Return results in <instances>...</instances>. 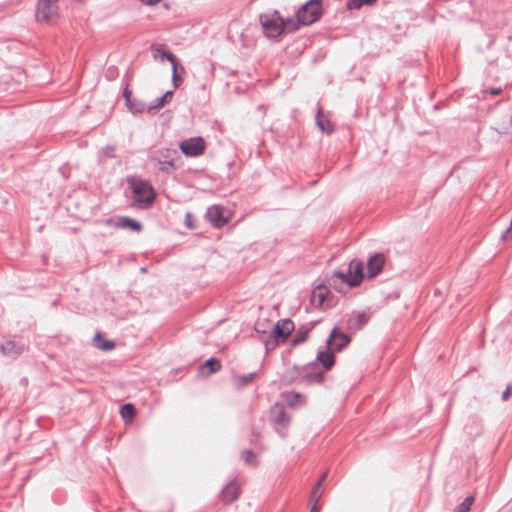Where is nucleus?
<instances>
[{
	"label": "nucleus",
	"instance_id": "nucleus-3",
	"mask_svg": "<svg viewBox=\"0 0 512 512\" xmlns=\"http://www.w3.org/2000/svg\"><path fill=\"white\" fill-rule=\"evenodd\" d=\"M294 329V324L291 320L284 319L277 322L273 326L269 337L264 339L266 348L275 346L280 342H284Z\"/></svg>",
	"mask_w": 512,
	"mask_h": 512
},
{
	"label": "nucleus",
	"instance_id": "nucleus-33",
	"mask_svg": "<svg viewBox=\"0 0 512 512\" xmlns=\"http://www.w3.org/2000/svg\"><path fill=\"white\" fill-rule=\"evenodd\" d=\"M242 458L244 459L245 462L251 463L254 458V454L251 451L247 450L242 453Z\"/></svg>",
	"mask_w": 512,
	"mask_h": 512
},
{
	"label": "nucleus",
	"instance_id": "nucleus-2",
	"mask_svg": "<svg viewBox=\"0 0 512 512\" xmlns=\"http://www.w3.org/2000/svg\"><path fill=\"white\" fill-rule=\"evenodd\" d=\"M127 183L133 191V200L137 206L148 207L154 202L156 193L148 181L129 177Z\"/></svg>",
	"mask_w": 512,
	"mask_h": 512
},
{
	"label": "nucleus",
	"instance_id": "nucleus-4",
	"mask_svg": "<svg viewBox=\"0 0 512 512\" xmlns=\"http://www.w3.org/2000/svg\"><path fill=\"white\" fill-rule=\"evenodd\" d=\"M153 58L155 60H168L172 64V83L175 88L179 87L182 83V79L178 75V69L181 72H184V68L182 66L178 67V63L175 59V56L170 52L165 50L163 45H153L152 46Z\"/></svg>",
	"mask_w": 512,
	"mask_h": 512
},
{
	"label": "nucleus",
	"instance_id": "nucleus-15",
	"mask_svg": "<svg viewBox=\"0 0 512 512\" xmlns=\"http://www.w3.org/2000/svg\"><path fill=\"white\" fill-rule=\"evenodd\" d=\"M329 294L325 286H317L311 294V302L314 306L321 307L325 305L326 298Z\"/></svg>",
	"mask_w": 512,
	"mask_h": 512
},
{
	"label": "nucleus",
	"instance_id": "nucleus-35",
	"mask_svg": "<svg viewBox=\"0 0 512 512\" xmlns=\"http://www.w3.org/2000/svg\"><path fill=\"white\" fill-rule=\"evenodd\" d=\"M512 231V218H511V223H510V227L505 231V233L502 235V239L504 241L508 240L509 239V235Z\"/></svg>",
	"mask_w": 512,
	"mask_h": 512
},
{
	"label": "nucleus",
	"instance_id": "nucleus-22",
	"mask_svg": "<svg viewBox=\"0 0 512 512\" xmlns=\"http://www.w3.org/2000/svg\"><path fill=\"white\" fill-rule=\"evenodd\" d=\"M255 377H256V373H250V374L243 375V376L235 375L232 377V381H233L234 386H236L237 388H240V387H243V386L251 383Z\"/></svg>",
	"mask_w": 512,
	"mask_h": 512
},
{
	"label": "nucleus",
	"instance_id": "nucleus-10",
	"mask_svg": "<svg viewBox=\"0 0 512 512\" xmlns=\"http://www.w3.org/2000/svg\"><path fill=\"white\" fill-rule=\"evenodd\" d=\"M25 350V345L16 340H6L0 346V351L3 355L11 358H16L21 355Z\"/></svg>",
	"mask_w": 512,
	"mask_h": 512
},
{
	"label": "nucleus",
	"instance_id": "nucleus-21",
	"mask_svg": "<svg viewBox=\"0 0 512 512\" xmlns=\"http://www.w3.org/2000/svg\"><path fill=\"white\" fill-rule=\"evenodd\" d=\"M115 225L119 228H123V229L128 228V229H131L136 232H139L142 228L141 224L138 221H135L128 217L119 218Z\"/></svg>",
	"mask_w": 512,
	"mask_h": 512
},
{
	"label": "nucleus",
	"instance_id": "nucleus-27",
	"mask_svg": "<svg viewBox=\"0 0 512 512\" xmlns=\"http://www.w3.org/2000/svg\"><path fill=\"white\" fill-rule=\"evenodd\" d=\"M376 0H348L346 3V6L349 10L359 9L363 5H371Z\"/></svg>",
	"mask_w": 512,
	"mask_h": 512
},
{
	"label": "nucleus",
	"instance_id": "nucleus-41",
	"mask_svg": "<svg viewBox=\"0 0 512 512\" xmlns=\"http://www.w3.org/2000/svg\"><path fill=\"white\" fill-rule=\"evenodd\" d=\"M326 478V473H324L321 478L319 479V481H321V484L323 483V481L325 480Z\"/></svg>",
	"mask_w": 512,
	"mask_h": 512
},
{
	"label": "nucleus",
	"instance_id": "nucleus-6",
	"mask_svg": "<svg viewBox=\"0 0 512 512\" xmlns=\"http://www.w3.org/2000/svg\"><path fill=\"white\" fill-rule=\"evenodd\" d=\"M205 141L202 137H193L180 143V150L188 157H198L205 150Z\"/></svg>",
	"mask_w": 512,
	"mask_h": 512
},
{
	"label": "nucleus",
	"instance_id": "nucleus-23",
	"mask_svg": "<svg viewBox=\"0 0 512 512\" xmlns=\"http://www.w3.org/2000/svg\"><path fill=\"white\" fill-rule=\"evenodd\" d=\"M316 123H317V126L319 127V129L322 132L331 133L333 131L332 124L330 123V121L328 119H325L322 116L321 112H319L318 115H317Z\"/></svg>",
	"mask_w": 512,
	"mask_h": 512
},
{
	"label": "nucleus",
	"instance_id": "nucleus-36",
	"mask_svg": "<svg viewBox=\"0 0 512 512\" xmlns=\"http://www.w3.org/2000/svg\"><path fill=\"white\" fill-rule=\"evenodd\" d=\"M143 4L145 5H155L157 4L160 0H140Z\"/></svg>",
	"mask_w": 512,
	"mask_h": 512
},
{
	"label": "nucleus",
	"instance_id": "nucleus-12",
	"mask_svg": "<svg viewBox=\"0 0 512 512\" xmlns=\"http://www.w3.org/2000/svg\"><path fill=\"white\" fill-rule=\"evenodd\" d=\"M124 98H125V101H126V105L128 107V109L133 113V114H138V113H143L146 109V105L143 101L141 100H138L136 98H133L132 97V91L126 87L124 89Z\"/></svg>",
	"mask_w": 512,
	"mask_h": 512
},
{
	"label": "nucleus",
	"instance_id": "nucleus-34",
	"mask_svg": "<svg viewBox=\"0 0 512 512\" xmlns=\"http://www.w3.org/2000/svg\"><path fill=\"white\" fill-rule=\"evenodd\" d=\"M512 393V385H508L506 390L502 394V400L507 401Z\"/></svg>",
	"mask_w": 512,
	"mask_h": 512
},
{
	"label": "nucleus",
	"instance_id": "nucleus-31",
	"mask_svg": "<svg viewBox=\"0 0 512 512\" xmlns=\"http://www.w3.org/2000/svg\"><path fill=\"white\" fill-rule=\"evenodd\" d=\"M322 496L321 481H318L312 490L311 498L314 502H318Z\"/></svg>",
	"mask_w": 512,
	"mask_h": 512
},
{
	"label": "nucleus",
	"instance_id": "nucleus-14",
	"mask_svg": "<svg viewBox=\"0 0 512 512\" xmlns=\"http://www.w3.org/2000/svg\"><path fill=\"white\" fill-rule=\"evenodd\" d=\"M330 284L338 291H344L345 288H352L349 285V273L334 272L330 277Z\"/></svg>",
	"mask_w": 512,
	"mask_h": 512
},
{
	"label": "nucleus",
	"instance_id": "nucleus-8",
	"mask_svg": "<svg viewBox=\"0 0 512 512\" xmlns=\"http://www.w3.org/2000/svg\"><path fill=\"white\" fill-rule=\"evenodd\" d=\"M208 221L217 228L224 226L229 221V214L221 205H213L206 212Z\"/></svg>",
	"mask_w": 512,
	"mask_h": 512
},
{
	"label": "nucleus",
	"instance_id": "nucleus-13",
	"mask_svg": "<svg viewBox=\"0 0 512 512\" xmlns=\"http://www.w3.org/2000/svg\"><path fill=\"white\" fill-rule=\"evenodd\" d=\"M385 257L381 253H377L374 256L370 257L367 262V273L369 278H373L378 275L384 265Z\"/></svg>",
	"mask_w": 512,
	"mask_h": 512
},
{
	"label": "nucleus",
	"instance_id": "nucleus-19",
	"mask_svg": "<svg viewBox=\"0 0 512 512\" xmlns=\"http://www.w3.org/2000/svg\"><path fill=\"white\" fill-rule=\"evenodd\" d=\"M221 367L220 362L215 358L208 359L200 369L202 375L208 376L214 372H217Z\"/></svg>",
	"mask_w": 512,
	"mask_h": 512
},
{
	"label": "nucleus",
	"instance_id": "nucleus-37",
	"mask_svg": "<svg viewBox=\"0 0 512 512\" xmlns=\"http://www.w3.org/2000/svg\"><path fill=\"white\" fill-rule=\"evenodd\" d=\"M319 508L317 506V502H314V504L311 506L310 512H318Z\"/></svg>",
	"mask_w": 512,
	"mask_h": 512
},
{
	"label": "nucleus",
	"instance_id": "nucleus-24",
	"mask_svg": "<svg viewBox=\"0 0 512 512\" xmlns=\"http://www.w3.org/2000/svg\"><path fill=\"white\" fill-rule=\"evenodd\" d=\"M120 414L125 422H131L135 416V408L128 403L121 407Z\"/></svg>",
	"mask_w": 512,
	"mask_h": 512
},
{
	"label": "nucleus",
	"instance_id": "nucleus-16",
	"mask_svg": "<svg viewBox=\"0 0 512 512\" xmlns=\"http://www.w3.org/2000/svg\"><path fill=\"white\" fill-rule=\"evenodd\" d=\"M320 364H322V366L324 367V370L327 371L328 369H330L334 362H335V359H334V351L333 350H330L328 347L326 350L324 351H320L317 355V359H316Z\"/></svg>",
	"mask_w": 512,
	"mask_h": 512
},
{
	"label": "nucleus",
	"instance_id": "nucleus-26",
	"mask_svg": "<svg viewBox=\"0 0 512 512\" xmlns=\"http://www.w3.org/2000/svg\"><path fill=\"white\" fill-rule=\"evenodd\" d=\"M177 154V151L176 150H171V149H162V150H159L155 156H154V159L159 161V159L161 160H170V159H173L174 160V156Z\"/></svg>",
	"mask_w": 512,
	"mask_h": 512
},
{
	"label": "nucleus",
	"instance_id": "nucleus-1",
	"mask_svg": "<svg viewBox=\"0 0 512 512\" xmlns=\"http://www.w3.org/2000/svg\"><path fill=\"white\" fill-rule=\"evenodd\" d=\"M322 14V0H308L292 17L283 18L277 10H272L260 14L259 20L264 29L285 32L286 29L297 30L312 25L321 18Z\"/></svg>",
	"mask_w": 512,
	"mask_h": 512
},
{
	"label": "nucleus",
	"instance_id": "nucleus-38",
	"mask_svg": "<svg viewBox=\"0 0 512 512\" xmlns=\"http://www.w3.org/2000/svg\"><path fill=\"white\" fill-rule=\"evenodd\" d=\"M500 92H501V89H493V90H491V93L493 95H498V94H500Z\"/></svg>",
	"mask_w": 512,
	"mask_h": 512
},
{
	"label": "nucleus",
	"instance_id": "nucleus-18",
	"mask_svg": "<svg viewBox=\"0 0 512 512\" xmlns=\"http://www.w3.org/2000/svg\"><path fill=\"white\" fill-rule=\"evenodd\" d=\"M172 96H173V92L172 91H167L166 93H164L161 97L157 98L155 101H153L148 107H147V110L148 112L150 113H154L156 112L157 110L161 109L162 107H164L168 102L171 101L172 99Z\"/></svg>",
	"mask_w": 512,
	"mask_h": 512
},
{
	"label": "nucleus",
	"instance_id": "nucleus-11",
	"mask_svg": "<svg viewBox=\"0 0 512 512\" xmlns=\"http://www.w3.org/2000/svg\"><path fill=\"white\" fill-rule=\"evenodd\" d=\"M349 285L358 286L363 279V264L360 261L352 260L348 268Z\"/></svg>",
	"mask_w": 512,
	"mask_h": 512
},
{
	"label": "nucleus",
	"instance_id": "nucleus-20",
	"mask_svg": "<svg viewBox=\"0 0 512 512\" xmlns=\"http://www.w3.org/2000/svg\"><path fill=\"white\" fill-rule=\"evenodd\" d=\"M239 487L235 483L228 484L222 491V498L225 502H232L237 499Z\"/></svg>",
	"mask_w": 512,
	"mask_h": 512
},
{
	"label": "nucleus",
	"instance_id": "nucleus-5",
	"mask_svg": "<svg viewBox=\"0 0 512 512\" xmlns=\"http://www.w3.org/2000/svg\"><path fill=\"white\" fill-rule=\"evenodd\" d=\"M269 419L279 434H282L283 430H285L290 423V417L280 404H275L271 407Z\"/></svg>",
	"mask_w": 512,
	"mask_h": 512
},
{
	"label": "nucleus",
	"instance_id": "nucleus-39",
	"mask_svg": "<svg viewBox=\"0 0 512 512\" xmlns=\"http://www.w3.org/2000/svg\"><path fill=\"white\" fill-rule=\"evenodd\" d=\"M112 152H113V148H108L107 151H106V154L108 156H112Z\"/></svg>",
	"mask_w": 512,
	"mask_h": 512
},
{
	"label": "nucleus",
	"instance_id": "nucleus-30",
	"mask_svg": "<svg viewBox=\"0 0 512 512\" xmlns=\"http://www.w3.org/2000/svg\"><path fill=\"white\" fill-rule=\"evenodd\" d=\"M474 502V497H467L459 506L456 508V512H469Z\"/></svg>",
	"mask_w": 512,
	"mask_h": 512
},
{
	"label": "nucleus",
	"instance_id": "nucleus-32",
	"mask_svg": "<svg viewBox=\"0 0 512 512\" xmlns=\"http://www.w3.org/2000/svg\"><path fill=\"white\" fill-rule=\"evenodd\" d=\"M158 163L160 164L159 169L164 172H168L171 168H174L173 159H170V160L159 159Z\"/></svg>",
	"mask_w": 512,
	"mask_h": 512
},
{
	"label": "nucleus",
	"instance_id": "nucleus-9",
	"mask_svg": "<svg viewBox=\"0 0 512 512\" xmlns=\"http://www.w3.org/2000/svg\"><path fill=\"white\" fill-rule=\"evenodd\" d=\"M349 342V336L335 327L332 329L327 339V347L334 352H338L345 348Z\"/></svg>",
	"mask_w": 512,
	"mask_h": 512
},
{
	"label": "nucleus",
	"instance_id": "nucleus-28",
	"mask_svg": "<svg viewBox=\"0 0 512 512\" xmlns=\"http://www.w3.org/2000/svg\"><path fill=\"white\" fill-rule=\"evenodd\" d=\"M314 369V364L306 367V378L309 381L319 382L322 379L323 372H309V370Z\"/></svg>",
	"mask_w": 512,
	"mask_h": 512
},
{
	"label": "nucleus",
	"instance_id": "nucleus-29",
	"mask_svg": "<svg viewBox=\"0 0 512 512\" xmlns=\"http://www.w3.org/2000/svg\"><path fill=\"white\" fill-rule=\"evenodd\" d=\"M368 320V317L365 313H358L355 315L354 319H351V325H354L356 328H360L363 326Z\"/></svg>",
	"mask_w": 512,
	"mask_h": 512
},
{
	"label": "nucleus",
	"instance_id": "nucleus-7",
	"mask_svg": "<svg viewBox=\"0 0 512 512\" xmlns=\"http://www.w3.org/2000/svg\"><path fill=\"white\" fill-rule=\"evenodd\" d=\"M58 6L55 1L42 0L37 5L36 17L38 21L51 22L55 19Z\"/></svg>",
	"mask_w": 512,
	"mask_h": 512
},
{
	"label": "nucleus",
	"instance_id": "nucleus-40",
	"mask_svg": "<svg viewBox=\"0 0 512 512\" xmlns=\"http://www.w3.org/2000/svg\"><path fill=\"white\" fill-rule=\"evenodd\" d=\"M189 218H190V214L188 213V214L186 215V222H187V225L190 227V224H189V223H190V220H189Z\"/></svg>",
	"mask_w": 512,
	"mask_h": 512
},
{
	"label": "nucleus",
	"instance_id": "nucleus-17",
	"mask_svg": "<svg viewBox=\"0 0 512 512\" xmlns=\"http://www.w3.org/2000/svg\"><path fill=\"white\" fill-rule=\"evenodd\" d=\"M282 399L291 407L303 405L306 402L305 396L297 392L282 393Z\"/></svg>",
	"mask_w": 512,
	"mask_h": 512
},
{
	"label": "nucleus",
	"instance_id": "nucleus-25",
	"mask_svg": "<svg viewBox=\"0 0 512 512\" xmlns=\"http://www.w3.org/2000/svg\"><path fill=\"white\" fill-rule=\"evenodd\" d=\"M94 344L97 348L103 351H109L114 348V343L112 341H102L101 336L99 334H96L94 336Z\"/></svg>",
	"mask_w": 512,
	"mask_h": 512
}]
</instances>
